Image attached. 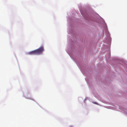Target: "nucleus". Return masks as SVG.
<instances>
[{"mask_svg": "<svg viewBox=\"0 0 127 127\" xmlns=\"http://www.w3.org/2000/svg\"><path fill=\"white\" fill-rule=\"evenodd\" d=\"M36 54L39 55L42 54L44 50V48L43 46H41L38 49L35 50Z\"/></svg>", "mask_w": 127, "mask_h": 127, "instance_id": "nucleus-1", "label": "nucleus"}, {"mask_svg": "<svg viewBox=\"0 0 127 127\" xmlns=\"http://www.w3.org/2000/svg\"><path fill=\"white\" fill-rule=\"evenodd\" d=\"M28 54L30 55H36L35 50L29 52Z\"/></svg>", "mask_w": 127, "mask_h": 127, "instance_id": "nucleus-2", "label": "nucleus"}, {"mask_svg": "<svg viewBox=\"0 0 127 127\" xmlns=\"http://www.w3.org/2000/svg\"><path fill=\"white\" fill-rule=\"evenodd\" d=\"M27 95H26L25 96V97L27 98L30 99L28 97L29 96H31V94H30L28 92L27 93Z\"/></svg>", "mask_w": 127, "mask_h": 127, "instance_id": "nucleus-3", "label": "nucleus"}, {"mask_svg": "<svg viewBox=\"0 0 127 127\" xmlns=\"http://www.w3.org/2000/svg\"><path fill=\"white\" fill-rule=\"evenodd\" d=\"M93 103L94 104H98L97 103L95 102H93Z\"/></svg>", "mask_w": 127, "mask_h": 127, "instance_id": "nucleus-4", "label": "nucleus"}, {"mask_svg": "<svg viewBox=\"0 0 127 127\" xmlns=\"http://www.w3.org/2000/svg\"><path fill=\"white\" fill-rule=\"evenodd\" d=\"M87 20H89V19H87Z\"/></svg>", "mask_w": 127, "mask_h": 127, "instance_id": "nucleus-5", "label": "nucleus"}]
</instances>
